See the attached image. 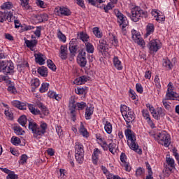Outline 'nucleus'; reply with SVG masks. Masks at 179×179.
Returning a JSON list of instances; mask_svg holds the SVG:
<instances>
[{
	"instance_id": "f257e3e1",
	"label": "nucleus",
	"mask_w": 179,
	"mask_h": 179,
	"mask_svg": "<svg viewBox=\"0 0 179 179\" xmlns=\"http://www.w3.org/2000/svg\"><path fill=\"white\" fill-rule=\"evenodd\" d=\"M127 128L124 131V135L126 136L127 145L131 150H134V152H136L138 155H142V149L139 148V145H138V143L136 142V136L135 135V133L131 130V124L128 123Z\"/></svg>"
},
{
	"instance_id": "f03ea898",
	"label": "nucleus",
	"mask_w": 179,
	"mask_h": 179,
	"mask_svg": "<svg viewBox=\"0 0 179 179\" xmlns=\"http://www.w3.org/2000/svg\"><path fill=\"white\" fill-rule=\"evenodd\" d=\"M47 123L44 122H41L39 126L34 122H29V129L31 131L34 138L36 139H40L47 132Z\"/></svg>"
},
{
	"instance_id": "7ed1b4c3",
	"label": "nucleus",
	"mask_w": 179,
	"mask_h": 179,
	"mask_svg": "<svg viewBox=\"0 0 179 179\" xmlns=\"http://www.w3.org/2000/svg\"><path fill=\"white\" fill-rule=\"evenodd\" d=\"M149 135H150L159 145L164 146L165 148H169L170 144L171 143V138H170V135L166 131H163L161 133L156 134L155 131L149 132Z\"/></svg>"
},
{
	"instance_id": "20e7f679",
	"label": "nucleus",
	"mask_w": 179,
	"mask_h": 179,
	"mask_svg": "<svg viewBox=\"0 0 179 179\" xmlns=\"http://www.w3.org/2000/svg\"><path fill=\"white\" fill-rule=\"evenodd\" d=\"M115 14L117 17V23L120 29H122V34L123 36H127V26L129 24L128 18L122 13L118 10H115Z\"/></svg>"
},
{
	"instance_id": "39448f33",
	"label": "nucleus",
	"mask_w": 179,
	"mask_h": 179,
	"mask_svg": "<svg viewBox=\"0 0 179 179\" xmlns=\"http://www.w3.org/2000/svg\"><path fill=\"white\" fill-rule=\"evenodd\" d=\"M131 20L133 22H139L141 17H148V12L142 10L139 6H135L131 8Z\"/></svg>"
},
{
	"instance_id": "423d86ee",
	"label": "nucleus",
	"mask_w": 179,
	"mask_h": 179,
	"mask_svg": "<svg viewBox=\"0 0 179 179\" xmlns=\"http://www.w3.org/2000/svg\"><path fill=\"white\" fill-rule=\"evenodd\" d=\"M162 42L159 39H152L151 40L147 47L148 48V52L149 54H151L152 55H155L160 48H162Z\"/></svg>"
},
{
	"instance_id": "0eeeda50",
	"label": "nucleus",
	"mask_w": 179,
	"mask_h": 179,
	"mask_svg": "<svg viewBox=\"0 0 179 179\" xmlns=\"http://www.w3.org/2000/svg\"><path fill=\"white\" fill-rule=\"evenodd\" d=\"M13 69H15V66H13L12 62L9 61L0 62V72H3V73H10Z\"/></svg>"
},
{
	"instance_id": "6e6552de",
	"label": "nucleus",
	"mask_w": 179,
	"mask_h": 179,
	"mask_svg": "<svg viewBox=\"0 0 179 179\" xmlns=\"http://www.w3.org/2000/svg\"><path fill=\"white\" fill-rule=\"evenodd\" d=\"M75 103V97L71 96V98L69 99V108L73 121H76V103Z\"/></svg>"
},
{
	"instance_id": "1a4fd4ad",
	"label": "nucleus",
	"mask_w": 179,
	"mask_h": 179,
	"mask_svg": "<svg viewBox=\"0 0 179 179\" xmlns=\"http://www.w3.org/2000/svg\"><path fill=\"white\" fill-rule=\"evenodd\" d=\"M47 20H48V15L47 14L34 15L31 17L33 24H38V23H43V22H47Z\"/></svg>"
},
{
	"instance_id": "9d476101",
	"label": "nucleus",
	"mask_w": 179,
	"mask_h": 179,
	"mask_svg": "<svg viewBox=\"0 0 179 179\" xmlns=\"http://www.w3.org/2000/svg\"><path fill=\"white\" fill-rule=\"evenodd\" d=\"M77 63L81 68H85L87 64V60L86 59V52L81 50L77 57Z\"/></svg>"
},
{
	"instance_id": "9b49d317",
	"label": "nucleus",
	"mask_w": 179,
	"mask_h": 179,
	"mask_svg": "<svg viewBox=\"0 0 179 179\" xmlns=\"http://www.w3.org/2000/svg\"><path fill=\"white\" fill-rule=\"evenodd\" d=\"M128 160V158L127 157V155L125 153L122 152L120 155V161H121V165L122 167H124L125 170L129 173L131 171V168L129 165V162H127Z\"/></svg>"
},
{
	"instance_id": "f8f14e48",
	"label": "nucleus",
	"mask_w": 179,
	"mask_h": 179,
	"mask_svg": "<svg viewBox=\"0 0 179 179\" xmlns=\"http://www.w3.org/2000/svg\"><path fill=\"white\" fill-rule=\"evenodd\" d=\"M151 114L155 120H160L162 117L166 115V110L162 108H157V110L154 109Z\"/></svg>"
},
{
	"instance_id": "ddd939ff",
	"label": "nucleus",
	"mask_w": 179,
	"mask_h": 179,
	"mask_svg": "<svg viewBox=\"0 0 179 179\" xmlns=\"http://www.w3.org/2000/svg\"><path fill=\"white\" fill-rule=\"evenodd\" d=\"M59 57L63 60L68 59V46L66 45L60 46Z\"/></svg>"
},
{
	"instance_id": "4468645a",
	"label": "nucleus",
	"mask_w": 179,
	"mask_h": 179,
	"mask_svg": "<svg viewBox=\"0 0 179 179\" xmlns=\"http://www.w3.org/2000/svg\"><path fill=\"white\" fill-rule=\"evenodd\" d=\"M34 57L36 64H38L39 65H44V64H45V59H47L45 55L38 52L34 54Z\"/></svg>"
},
{
	"instance_id": "2eb2a0df",
	"label": "nucleus",
	"mask_w": 179,
	"mask_h": 179,
	"mask_svg": "<svg viewBox=\"0 0 179 179\" xmlns=\"http://www.w3.org/2000/svg\"><path fill=\"white\" fill-rule=\"evenodd\" d=\"M12 106L18 108V110H27V103L26 102H21L20 101H13L11 102Z\"/></svg>"
},
{
	"instance_id": "dca6fc26",
	"label": "nucleus",
	"mask_w": 179,
	"mask_h": 179,
	"mask_svg": "<svg viewBox=\"0 0 179 179\" xmlns=\"http://www.w3.org/2000/svg\"><path fill=\"white\" fill-rule=\"evenodd\" d=\"M98 50L99 52H107V51H108V44H107V42L103 39L99 40Z\"/></svg>"
},
{
	"instance_id": "f3484780",
	"label": "nucleus",
	"mask_w": 179,
	"mask_h": 179,
	"mask_svg": "<svg viewBox=\"0 0 179 179\" xmlns=\"http://www.w3.org/2000/svg\"><path fill=\"white\" fill-rule=\"evenodd\" d=\"M89 80H90V77L87 76H83L77 78L75 80H74V83L75 85H85V83H86V82H89Z\"/></svg>"
},
{
	"instance_id": "a211bd4d",
	"label": "nucleus",
	"mask_w": 179,
	"mask_h": 179,
	"mask_svg": "<svg viewBox=\"0 0 179 179\" xmlns=\"http://www.w3.org/2000/svg\"><path fill=\"white\" fill-rule=\"evenodd\" d=\"M100 155H101V150L99 148H94L92 155V162L94 164H97V162L99 161V156H100Z\"/></svg>"
},
{
	"instance_id": "6ab92c4d",
	"label": "nucleus",
	"mask_w": 179,
	"mask_h": 179,
	"mask_svg": "<svg viewBox=\"0 0 179 179\" xmlns=\"http://www.w3.org/2000/svg\"><path fill=\"white\" fill-rule=\"evenodd\" d=\"M166 163L168 166L169 171H173V169H176V161L174 160V159L170 157H166Z\"/></svg>"
},
{
	"instance_id": "aec40b11",
	"label": "nucleus",
	"mask_w": 179,
	"mask_h": 179,
	"mask_svg": "<svg viewBox=\"0 0 179 179\" xmlns=\"http://www.w3.org/2000/svg\"><path fill=\"white\" fill-rule=\"evenodd\" d=\"M103 124L106 134H108V135L111 134L113 132V124H111L108 120H106V119L103 120Z\"/></svg>"
},
{
	"instance_id": "412c9836",
	"label": "nucleus",
	"mask_w": 179,
	"mask_h": 179,
	"mask_svg": "<svg viewBox=\"0 0 179 179\" xmlns=\"http://www.w3.org/2000/svg\"><path fill=\"white\" fill-rule=\"evenodd\" d=\"M124 120L126 121L127 125L129 124V122H132L134 120H135V116L134 115V112L130 110L129 112H127L126 115L122 116Z\"/></svg>"
},
{
	"instance_id": "4be33fe9",
	"label": "nucleus",
	"mask_w": 179,
	"mask_h": 179,
	"mask_svg": "<svg viewBox=\"0 0 179 179\" xmlns=\"http://www.w3.org/2000/svg\"><path fill=\"white\" fill-rule=\"evenodd\" d=\"M94 113V108L92 106L85 108V120H92V115Z\"/></svg>"
},
{
	"instance_id": "5701e85b",
	"label": "nucleus",
	"mask_w": 179,
	"mask_h": 179,
	"mask_svg": "<svg viewBox=\"0 0 179 179\" xmlns=\"http://www.w3.org/2000/svg\"><path fill=\"white\" fill-rule=\"evenodd\" d=\"M113 65L117 71H122V63L120 61L118 57L115 56L113 59Z\"/></svg>"
},
{
	"instance_id": "b1692460",
	"label": "nucleus",
	"mask_w": 179,
	"mask_h": 179,
	"mask_svg": "<svg viewBox=\"0 0 179 179\" xmlns=\"http://www.w3.org/2000/svg\"><path fill=\"white\" fill-rule=\"evenodd\" d=\"M75 153H85L83 144L79 141L75 143Z\"/></svg>"
},
{
	"instance_id": "393cba45",
	"label": "nucleus",
	"mask_w": 179,
	"mask_h": 179,
	"mask_svg": "<svg viewBox=\"0 0 179 179\" xmlns=\"http://www.w3.org/2000/svg\"><path fill=\"white\" fill-rule=\"evenodd\" d=\"M37 43H38V41L36 39L31 40V41L27 40V39L25 40V44L27 45V47L28 48H30V50L31 51H34V47H36V45H37Z\"/></svg>"
},
{
	"instance_id": "a878e982",
	"label": "nucleus",
	"mask_w": 179,
	"mask_h": 179,
	"mask_svg": "<svg viewBox=\"0 0 179 179\" xmlns=\"http://www.w3.org/2000/svg\"><path fill=\"white\" fill-rule=\"evenodd\" d=\"M79 132L80 134L83 136V138H88L89 137V131H87V129L85 127V125H83V123L81 122L80 127H79Z\"/></svg>"
},
{
	"instance_id": "bb28decb",
	"label": "nucleus",
	"mask_w": 179,
	"mask_h": 179,
	"mask_svg": "<svg viewBox=\"0 0 179 179\" xmlns=\"http://www.w3.org/2000/svg\"><path fill=\"white\" fill-rule=\"evenodd\" d=\"M27 104L30 113H31L33 115H40V114H41V112L40 111V110L36 108V107H34V105L31 103H27Z\"/></svg>"
},
{
	"instance_id": "cd10ccee",
	"label": "nucleus",
	"mask_w": 179,
	"mask_h": 179,
	"mask_svg": "<svg viewBox=\"0 0 179 179\" xmlns=\"http://www.w3.org/2000/svg\"><path fill=\"white\" fill-rule=\"evenodd\" d=\"M38 73L43 76V78H47L48 76V69L47 67L41 66L37 70Z\"/></svg>"
},
{
	"instance_id": "c85d7f7f",
	"label": "nucleus",
	"mask_w": 179,
	"mask_h": 179,
	"mask_svg": "<svg viewBox=\"0 0 179 179\" xmlns=\"http://www.w3.org/2000/svg\"><path fill=\"white\" fill-rule=\"evenodd\" d=\"M48 96L50 97V99H55L57 101H59V100H61L62 98V96L57 94V92L54 91H49L48 92Z\"/></svg>"
},
{
	"instance_id": "c756f323",
	"label": "nucleus",
	"mask_w": 179,
	"mask_h": 179,
	"mask_svg": "<svg viewBox=\"0 0 179 179\" xmlns=\"http://www.w3.org/2000/svg\"><path fill=\"white\" fill-rule=\"evenodd\" d=\"M154 32H155V25L152 23L148 24L146 26L145 36L148 37V36H150V34H153Z\"/></svg>"
},
{
	"instance_id": "7c9ffc66",
	"label": "nucleus",
	"mask_w": 179,
	"mask_h": 179,
	"mask_svg": "<svg viewBox=\"0 0 179 179\" xmlns=\"http://www.w3.org/2000/svg\"><path fill=\"white\" fill-rule=\"evenodd\" d=\"M166 100H176L179 98V94L176 92H166Z\"/></svg>"
},
{
	"instance_id": "2f4dec72",
	"label": "nucleus",
	"mask_w": 179,
	"mask_h": 179,
	"mask_svg": "<svg viewBox=\"0 0 179 179\" xmlns=\"http://www.w3.org/2000/svg\"><path fill=\"white\" fill-rule=\"evenodd\" d=\"M75 157L79 164H82L85 160V152L75 153Z\"/></svg>"
},
{
	"instance_id": "473e14b6",
	"label": "nucleus",
	"mask_w": 179,
	"mask_h": 179,
	"mask_svg": "<svg viewBox=\"0 0 179 179\" xmlns=\"http://www.w3.org/2000/svg\"><path fill=\"white\" fill-rule=\"evenodd\" d=\"M69 51H70V61L73 59V57L76 55V52L78 51V46H69Z\"/></svg>"
},
{
	"instance_id": "72a5a7b5",
	"label": "nucleus",
	"mask_w": 179,
	"mask_h": 179,
	"mask_svg": "<svg viewBox=\"0 0 179 179\" xmlns=\"http://www.w3.org/2000/svg\"><path fill=\"white\" fill-rule=\"evenodd\" d=\"M13 8V3L10 1H6L1 6V9L3 10H9Z\"/></svg>"
},
{
	"instance_id": "f704fd0d",
	"label": "nucleus",
	"mask_w": 179,
	"mask_h": 179,
	"mask_svg": "<svg viewBox=\"0 0 179 179\" xmlns=\"http://www.w3.org/2000/svg\"><path fill=\"white\" fill-rule=\"evenodd\" d=\"M162 65L166 69H173V64L170 62L169 59H163L162 60Z\"/></svg>"
},
{
	"instance_id": "c9c22d12",
	"label": "nucleus",
	"mask_w": 179,
	"mask_h": 179,
	"mask_svg": "<svg viewBox=\"0 0 179 179\" xmlns=\"http://www.w3.org/2000/svg\"><path fill=\"white\" fill-rule=\"evenodd\" d=\"M87 107V103H86L84 101L77 102L76 103V108H77L78 111H82V110H85V108L86 109Z\"/></svg>"
},
{
	"instance_id": "e433bc0d",
	"label": "nucleus",
	"mask_w": 179,
	"mask_h": 179,
	"mask_svg": "<svg viewBox=\"0 0 179 179\" xmlns=\"http://www.w3.org/2000/svg\"><path fill=\"white\" fill-rule=\"evenodd\" d=\"M85 48L88 54H93V52H94V46H93V44L89 42L85 43Z\"/></svg>"
},
{
	"instance_id": "4c0bfd02",
	"label": "nucleus",
	"mask_w": 179,
	"mask_h": 179,
	"mask_svg": "<svg viewBox=\"0 0 179 179\" xmlns=\"http://www.w3.org/2000/svg\"><path fill=\"white\" fill-rule=\"evenodd\" d=\"M31 85L32 89H37L40 86V80L37 78H32L31 80Z\"/></svg>"
},
{
	"instance_id": "58836bf2",
	"label": "nucleus",
	"mask_w": 179,
	"mask_h": 179,
	"mask_svg": "<svg viewBox=\"0 0 179 179\" xmlns=\"http://www.w3.org/2000/svg\"><path fill=\"white\" fill-rule=\"evenodd\" d=\"M92 31L97 38H101L103 37V33L100 31V29H99V27H94Z\"/></svg>"
},
{
	"instance_id": "ea45409f",
	"label": "nucleus",
	"mask_w": 179,
	"mask_h": 179,
	"mask_svg": "<svg viewBox=\"0 0 179 179\" xmlns=\"http://www.w3.org/2000/svg\"><path fill=\"white\" fill-rule=\"evenodd\" d=\"M120 111L122 115H127L129 111H131V109H129V107L127 106L126 105H121L120 106Z\"/></svg>"
},
{
	"instance_id": "a19ab883",
	"label": "nucleus",
	"mask_w": 179,
	"mask_h": 179,
	"mask_svg": "<svg viewBox=\"0 0 179 179\" xmlns=\"http://www.w3.org/2000/svg\"><path fill=\"white\" fill-rule=\"evenodd\" d=\"M80 38L86 44V43H89V35L85 32L80 33Z\"/></svg>"
},
{
	"instance_id": "79ce46f5",
	"label": "nucleus",
	"mask_w": 179,
	"mask_h": 179,
	"mask_svg": "<svg viewBox=\"0 0 179 179\" xmlns=\"http://www.w3.org/2000/svg\"><path fill=\"white\" fill-rule=\"evenodd\" d=\"M48 87H50V84L47 83H43L40 89L39 92L41 93H45L48 90Z\"/></svg>"
},
{
	"instance_id": "37998d69",
	"label": "nucleus",
	"mask_w": 179,
	"mask_h": 179,
	"mask_svg": "<svg viewBox=\"0 0 179 179\" xmlns=\"http://www.w3.org/2000/svg\"><path fill=\"white\" fill-rule=\"evenodd\" d=\"M109 43H110L112 45H114V47H117V45H118V39H117V36L112 35L110 37Z\"/></svg>"
},
{
	"instance_id": "c03bdc74",
	"label": "nucleus",
	"mask_w": 179,
	"mask_h": 179,
	"mask_svg": "<svg viewBox=\"0 0 179 179\" xmlns=\"http://www.w3.org/2000/svg\"><path fill=\"white\" fill-rule=\"evenodd\" d=\"M18 122L22 125V127H25L26 124H27V118L26 117V115H22L18 119Z\"/></svg>"
},
{
	"instance_id": "a18cd8bd",
	"label": "nucleus",
	"mask_w": 179,
	"mask_h": 179,
	"mask_svg": "<svg viewBox=\"0 0 179 179\" xmlns=\"http://www.w3.org/2000/svg\"><path fill=\"white\" fill-rule=\"evenodd\" d=\"M154 82L155 87L158 89L157 91L159 92L160 89H162V85L160 84V78H159V76H155Z\"/></svg>"
},
{
	"instance_id": "49530a36",
	"label": "nucleus",
	"mask_w": 179,
	"mask_h": 179,
	"mask_svg": "<svg viewBox=\"0 0 179 179\" xmlns=\"http://www.w3.org/2000/svg\"><path fill=\"white\" fill-rule=\"evenodd\" d=\"M145 166L148 170V176H146L145 179H153V177H152V167H150V164H149V162H145Z\"/></svg>"
},
{
	"instance_id": "de8ad7c7",
	"label": "nucleus",
	"mask_w": 179,
	"mask_h": 179,
	"mask_svg": "<svg viewBox=\"0 0 179 179\" xmlns=\"http://www.w3.org/2000/svg\"><path fill=\"white\" fill-rule=\"evenodd\" d=\"M15 20H16V17H15V15H13V11H10V12L7 13L8 22H9L10 23H12V22H13Z\"/></svg>"
},
{
	"instance_id": "09e8293b",
	"label": "nucleus",
	"mask_w": 179,
	"mask_h": 179,
	"mask_svg": "<svg viewBox=\"0 0 179 179\" xmlns=\"http://www.w3.org/2000/svg\"><path fill=\"white\" fill-rule=\"evenodd\" d=\"M7 19H8V13L0 11L1 23H3V22H6Z\"/></svg>"
},
{
	"instance_id": "8fccbe9b",
	"label": "nucleus",
	"mask_w": 179,
	"mask_h": 179,
	"mask_svg": "<svg viewBox=\"0 0 179 179\" xmlns=\"http://www.w3.org/2000/svg\"><path fill=\"white\" fill-rule=\"evenodd\" d=\"M10 142L12 144L14 145V146H19V145H20L21 143L20 138L15 136L11 138Z\"/></svg>"
},
{
	"instance_id": "3c124183",
	"label": "nucleus",
	"mask_w": 179,
	"mask_h": 179,
	"mask_svg": "<svg viewBox=\"0 0 179 179\" xmlns=\"http://www.w3.org/2000/svg\"><path fill=\"white\" fill-rule=\"evenodd\" d=\"M115 3H114L113 1L109 2L106 6L103 7V9L105 10V12H108V10H111V9H113V8H114V5H115Z\"/></svg>"
},
{
	"instance_id": "603ef678",
	"label": "nucleus",
	"mask_w": 179,
	"mask_h": 179,
	"mask_svg": "<svg viewBox=\"0 0 179 179\" xmlns=\"http://www.w3.org/2000/svg\"><path fill=\"white\" fill-rule=\"evenodd\" d=\"M57 37L60 40V41H62V43H66V36H65L59 29L57 32Z\"/></svg>"
},
{
	"instance_id": "864d4df0",
	"label": "nucleus",
	"mask_w": 179,
	"mask_h": 179,
	"mask_svg": "<svg viewBox=\"0 0 179 179\" xmlns=\"http://www.w3.org/2000/svg\"><path fill=\"white\" fill-rule=\"evenodd\" d=\"M14 131L16 135H23L24 134V131L20 127V126L14 127Z\"/></svg>"
},
{
	"instance_id": "5fc2aeb1",
	"label": "nucleus",
	"mask_w": 179,
	"mask_h": 179,
	"mask_svg": "<svg viewBox=\"0 0 179 179\" xmlns=\"http://www.w3.org/2000/svg\"><path fill=\"white\" fill-rule=\"evenodd\" d=\"M47 64H48V66L50 69H51L52 71H57V66H55V64H54L52 60L48 59L47 61Z\"/></svg>"
},
{
	"instance_id": "6e6d98bb",
	"label": "nucleus",
	"mask_w": 179,
	"mask_h": 179,
	"mask_svg": "<svg viewBox=\"0 0 179 179\" xmlns=\"http://www.w3.org/2000/svg\"><path fill=\"white\" fill-rule=\"evenodd\" d=\"M134 42H136L138 45H140V47H145V41L143 40V38H142V37L140 36V37L137 38Z\"/></svg>"
},
{
	"instance_id": "4d7b16f0",
	"label": "nucleus",
	"mask_w": 179,
	"mask_h": 179,
	"mask_svg": "<svg viewBox=\"0 0 179 179\" xmlns=\"http://www.w3.org/2000/svg\"><path fill=\"white\" fill-rule=\"evenodd\" d=\"M40 107L41 108L42 113L43 114H44V115H50V110H48V108H47V107H45V106H44L43 103H40Z\"/></svg>"
},
{
	"instance_id": "13d9d810",
	"label": "nucleus",
	"mask_w": 179,
	"mask_h": 179,
	"mask_svg": "<svg viewBox=\"0 0 179 179\" xmlns=\"http://www.w3.org/2000/svg\"><path fill=\"white\" fill-rule=\"evenodd\" d=\"M145 174V169L139 167L136 170V177H142Z\"/></svg>"
},
{
	"instance_id": "bf43d9fd",
	"label": "nucleus",
	"mask_w": 179,
	"mask_h": 179,
	"mask_svg": "<svg viewBox=\"0 0 179 179\" xmlns=\"http://www.w3.org/2000/svg\"><path fill=\"white\" fill-rule=\"evenodd\" d=\"M62 16H71V10L62 7Z\"/></svg>"
},
{
	"instance_id": "052dcab7",
	"label": "nucleus",
	"mask_w": 179,
	"mask_h": 179,
	"mask_svg": "<svg viewBox=\"0 0 179 179\" xmlns=\"http://www.w3.org/2000/svg\"><path fill=\"white\" fill-rule=\"evenodd\" d=\"M142 114H143V118H145V120L146 121H148L149 120H150V114H149V110H146V109H143L142 110Z\"/></svg>"
},
{
	"instance_id": "680f3d73",
	"label": "nucleus",
	"mask_w": 179,
	"mask_h": 179,
	"mask_svg": "<svg viewBox=\"0 0 179 179\" xmlns=\"http://www.w3.org/2000/svg\"><path fill=\"white\" fill-rule=\"evenodd\" d=\"M4 114L8 120H13V113L10 109H5Z\"/></svg>"
},
{
	"instance_id": "e2e57ef3",
	"label": "nucleus",
	"mask_w": 179,
	"mask_h": 179,
	"mask_svg": "<svg viewBox=\"0 0 179 179\" xmlns=\"http://www.w3.org/2000/svg\"><path fill=\"white\" fill-rule=\"evenodd\" d=\"M115 146L116 145L114 143H110L108 145V149L109 152H110V153H112L113 155L115 153Z\"/></svg>"
},
{
	"instance_id": "0e129e2a",
	"label": "nucleus",
	"mask_w": 179,
	"mask_h": 179,
	"mask_svg": "<svg viewBox=\"0 0 179 179\" xmlns=\"http://www.w3.org/2000/svg\"><path fill=\"white\" fill-rule=\"evenodd\" d=\"M36 3L37 6L41 8L42 9H45L47 8V4L43 1V0H36Z\"/></svg>"
},
{
	"instance_id": "69168bd1",
	"label": "nucleus",
	"mask_w": 179,
	"mask_h": 179,
	"mask_svg": "<svg viewBox=\"0 0 179 179\" xmlns=\"http://www.w3.org/2000/svg\"><path fill=\"white\" fill-rule=\"evenodd\" d=\"M21 6L24 9H30V5L29 4V0H20Z\"/></svg>"
},
{
	"instance_id": "338daca9",
	"label": "nucleus",
	"mask_w": 179,
	"mask_h": 179,
	"mask_svg": "<svg viewBox=\"0 0 179 179\" xmlns=\"http://www.w3.org/2000/svg\"><path fill=\"white\" fill-rule=\"evenodd\" d=\"M141 34L136 31V30H131V38L133 41H136L138 37H140Z\"/></svg>"
},
{
	"instance_id": "774afa93",
	"label": "nucleus",
	"mask_w": 179,
	"mask_h": 179,
	"mask_svg": "<svg viewBox=\"0 0 179 179\" xmlns=\"http://www.w3.org/2000/svg\"><path fill=\"white\" fill-rule=\"evenodd\" d=\"M17 175L15 174V172H10L6 176V179H17Z\"/></svg>"
}]
</instances>
